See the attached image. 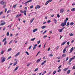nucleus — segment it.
Masks as SVG:
<instances>
[{
    "mask_svg": "<svg viewBox=\"0 0 75 75\" xmlns=\"http://www.w3.org/2000/svg\"><path fill=\"white\" fill-rule=\"evenodd\" d=\"M20 54V52H18L17 54H16L15 55V57H17V56H18V55Z\"/></svg>",
    "mask_w": 75,
    "mask_h": 75,
    "instance_id": "obj_21",
    "label": "nucleus"
},
{
    "mask_svg": "<svg viewBox=\"0 0 75 75\" xmlns=\"http://www.w3.org/2000/svg\"><path fill=\"white\" fill-rule=\"evenodd\" d=\"M57 72V71H55L53 72V74H55V73Z\"/></svg>",
    "mask_w": 75,
    "mask_h": 75,
    "instance_id": "obj_36",
    "label": "nucleus"
},
{
    "mask_svg": "<svg viewBox=\"0 0 75 75\" xmlns=\"http://www.w3.org/2000/svg\"><path fill=\"white\" fill-rule=\"evenodd\" d=\"M25 53H26V54H27V55H29V53H28V52H25Z\"/></svg>",
    "mask_w": 75,
    "mask_h": 75,
    "instance_id": "obj_47",
    "label": "nucleus"
},
{
    "mask_svg": "<svg viewBox=\"0 0 75 75\" xmlns=\"http://www.w3.org/2000/svg\"><path fill=\"white\" fill-rule=\"evenodd\" d=\"M67 68H65L63 69V71H67Z\"/></svg>",
    "mask_w": 75,
    "mask_h": 75,
    "instance_id": "obj_44",
    "label": "nucleus"
},
{
    "mask_svg": "<svg viewBox=\"0 0 75 75\" xmlns=\"http://www.w3.org/2000/svg\"><path fill=\"white\" fill-rule=\"evenodd\" d=\"M27 11H23V14L25 15V16H26V13Z\"/></svg>",
    "mask_w": 75,
    "mask_h": 75,
    "instance_id": "obj_13",
    "label": "nucleus"
},
{
    "mask_svg": "<svg viewBox=\"0 0 75 75\" xmlns=\"http://www.w3.org/2000/svg\"><path fill=\"white\" fill-rule=\"evenodd\" d=\"M35 40V38H33L31 39V41H34Z\"/></svg>",
    "mask_w": 75,
    "mask_h": 75,
    "instance_id": "obj_35",
    "label": "nucleus"
},
{
    "mask_svg": "<svg viewBox=\"0 0 75 75\" xmlns=\"http://www.w3.org/2000/svg\"><path fill=\"white\" fill-rule=\"evenodd\" d=\"M6 4H5V5H4V6H3V8H5L6 7Z\"/></svg>",
    "mask_w": 75,
    "mask_h": 75,
    "instance_id": "obj_55",
    "label": "nucleus"
},
{
    "mask_svg": "<svg viewBox=\"0 0 75 75\" xmlns=\"http://www.w3.org/2000/svg\"><path fill=\"white\" fill-rule=\"evenodd\" d=\"M57 17H58V18H59V17H60V16H59V14H58L57 15Z\"/></svg>",
    "mask_w": 75,
    "mask_h": 75,
    "instance_id": "obj_41",
    "label": "nucleus"
},
{
    "mask_svg": "<svg viewBox=\"0 0 75 75\" xmlns=\"http://www.w3.org/2000/svg\"><path fill=\"white\" fill-rule=\"evenodd\" d=\"M67 45H69V42H68L67 43Z\"/></svg>",
    "mask_w": 75,
    "mask_h": 75,
    "instance_id": "obj_60",
    "label": "nucleus"
},
{
    "mask_svg": "<svg viewBox=\"0 0 75 75\" xmlns=\"http://www.w3.org/2000/svg\"><path fill=\"white\" fill-rule=\"evenodd\" d=\"M59 48V46H57V47L56 48V50H58V49Z\"/></svg>",
    "mask_w": 75,
    "mask_h": 75,
    "instance_id": "obj_52",
    "label": "nucleus"
},
{
    "mask_svg": "<svg viewBox=\"0 0 75 75\" xmlns=\"http://www.w3.org/2000/svg\"><path fill=\"white\" fill-rule=\"evenodd\" d=\"M20 11H21V13H23V11L22 10H21Z\"/></svg>",
    "mask_w": 75,
    "mask_h": 75,
    "instance_id": "obj_64",
    "label": "nucleus"
},
{
    "mask_svg": "<svg viewBox=\"0 0 75 75\" xmlns=\"http://www.w3.org/2000/svg\"><path fill=\"white\" fill-rule=\"evenodd\" d=\"M55 23V24H56L57 23V20L55 19H54V20Z\"/></svg>",
    "mask_w": 75,
    "mask_h": 75,
    "instance_id": "obj_28",
    "label": "nucleus"
},
{
    "mask_svg": "<svg viewBox=\"0 0 75 75\" xmlns=\"http://www.w3.org/2000/svg\"><path fill=\"white\" fill-rule=\"evenodd\" d=\"M70 72H71V70H69L67 72V74H69L70 73Z\"/></svg>",
    "mask_w": 75,
    "mask_h": 75,
    "instance_id": "obj_23",
    "label": "nucleus"
},
{
    "mask_svg": "<svg viewBox=\"0 0 75 75\" xmlns=\"http://www.w3.org/2000/svg\"><path fill=\"white\" fill-rule=\"evenodd\" d=\"M7 11V8H6L5 9V13H6V12Z\"/></svg>",
    "mask_w": 75,
    "mask_h": 75,
    "instance_id": "obj_57",
    "label": "nucleus"
},
{
    "mask_svg": "<svg viewBox=\"0 0 75 75\" xmlns=\"http://www.w3.org/2000/svg\"><path fill=\"white\" fill-rule=\"evenodd\" d=\"M68 20V18H66V19L64 21V23H62L61 25L62 27H64L65 25H66V24H67V21Z\"/></svg>",
    "mask_w": 75,
    "mask_h": 75,
    "instance_id": "obj_1",
    "label": "nucleus"
},
{
    "mask_svg": "<svg viewBox=\"0 0 75 75\" xmlns=\"http://www.w3.org/2000/svg\"><path fill=\"white\" fill-rule=\"evenodd\" d=\"M32 46H30L28 48V49L29 50H30L31 49V47H32Z\"/></svg>",
    "mask_w": 75,
    "mask_h": 75,
    "instance_id": "obj_42",
    "label": "nucleus"
},
{
    "mask_svg": "<svg viewBox=\"0 0 75 75\" xmlns=\"http://www.w3.org/2000/svg\"><path fill=\"white\" fill-rule=\"evenodd\" d=\"M61 71V69H59V70L57 71V72H60V71Z\"/></svg>",
    "mask_w": 75,
    "mask_h": 75,
    "instance_id": "obj_48",
    "label": "nucleus"
},
{
    "mask_svg": "<svg viewBox=\"0 0 75 75\" xmlns=\"http://www.w3.org/2000/svg\"><path fill=\"white\" fill-rule=\"evenodd\" d=\"M6 38H5L2 41L3 42H4V41H6Z\"/></svg>",
    "mask_w": 75,
    "mask_h": 75,
    "instance_id": "obj_31",
    "label": "nucleus"
},
{
    "mask_svg": "<svg viewBox=\"0 0 75 75\" xmlns=\"http://www.w3.org/2000/svg\"><path fill=\"white\" fill-rule=\"evenodd\" d=\"M49 3V1H47L45 3V5H47Z\"/></svg>",
    "mask_w": 75,
    "mask_h": 75,
    "instance_id": "obj_22",
    "label": "nucleus"
},
{
    "mask_svg": "<svg viewBox=\"0 0 75 75\" xmlns=\"http://www.w3.org/2000/svg\"><path fill=\"white\" fill-rule=\"evenodd\" d=\"M75 58V56H74V57H73L72 58V59H74Z\"/></svg>",
    "mask_w": 75,
    "mask_h": 75,
    "instance_id": "obj_61",
    "label": "nucleus"
},
{
    "mask_svg": "<svg viewBox=\"0 0 75 75\" xmlns=\"http://www.w3.org/2000/svg\"><path fill=\"white\" fill-rule=\"evenodd\" d=\"M72 58H71L69 60V62L70 63V62H71V61H72Z\"/></svg>",
    "mask_w": 75,
    "mask_h": 75,
    "instance_id": "obj_25",
    "label": "nucleus"
},
{
    "mask_svg": "<svg viewBox=\"0 0 75 75\" xmlns=\"http://www.w3.org/2000/svg\"><path fill=\"white\" fill-rule=\"evenodd\" d=\"M5 24H6V22H4L1 23L0 25H3Z\"/></svg>",
    "mask_w": 75,
    "mask_h": 75,
    "instance_id": "obj_11",
    "label": "nucleus"
},
{
    "mask_svg": "<svg viewBox=\"0 0 75 75\" xmlns=\"http://www.w3.org/2000/svg\"><path fill=\"white\" fill-rule=\"evenodd\" d=\"M7 36H8L9 35V32H8L6 34Z\"/></svg>",
    "mask_w": 75,
    "mask_h": 75,
    "instance_id": "obj_37",
    "label": "nucleus"
},
{
    "mask_svg": "<svg viewBox=\"0 0 75 75\" xmlns=\"http://www.w3.org/2000/svg\"><path fill=\"white\" fill-rule=\"evenodd\" d=\"M74 23L73 22H71L70 23V25H74Z\"/></svg>",
    "mask_w": 75,
    "mask_h": 75,
    "instance_id": "obj_32",
    "label": "nucleus"
},
{
    "mask_svg": "<svg viewBox=\"0 0 75 75\" xmlns=\"http://www.w3.org/2000/svg\"><path fill=\"white\" fill-rule=\"evenodd\" d=\"M66 42H67V41H65L64 42H63L61 44V45H64V44H65Z\"/></svg>",
    "mask_w": 75,
    "mask_h": 75,
    "instance_id": "obj_17",
    "label": "nucleus"
},
{
    "mask_svg": "<svg viewBox=\"0 0 75 75\" xmlns=\"http://www.w3.org/2000/svg\"><path fill=\"white\" fill-rule=\"evenodd\" d=\"M37 7L38 8H40L41 7V6H40V5H37Z\"/></svg>",
    "mask_w": 75,
    "mask_h": 75,
    "instance_id": "obj_29",
    "label": "nucleus"
},
{
    "mask_svg": "<svg viewBox=\"0 0 75 75\" xmlns=\"http://www.w3.org/2000/svg\"><path fill=\"white\" fill-rule=\"evenodd\" d=\"M32 0H30L29 1H27V3H30V2H31L32 1Z\"/></svg>",
    "mask_w": 75,
    "mask_h": 75,
    "instance_id": "obj_26",
    "label": "nucleus"
},
{
    "mask_svg": "<svg viewBox=\"0 0 75 75\" xmlns=\"http://www.w3.org/2000/svg\"><path fill=\"white\" fill-rule=\"evenodd\" d=\"M41 58H40L39 59H38L37 61L36 62L37 63H38V62H40V61H41Z\"/></svg>",
    "mask_w": 75,
    "mask_h": 75,
    "instance_id": "obj_10",
    "label": "nucleus"
},
{
    "mask_svg": "<svg viewBox=\"0 0 75 75\" xmlns=\"http://www.w3.org/2000/svg\"><path fill=\"white\" fill-rule=\"evenodd\" d=\"M41 42V41L39 40L38 41V44H40V42Z\"/></svg>",
    "mask_w": 75,
    "mask_h": 75,
    "instance_id": "obj_46",
    "label": "nucleus"
},
{
    "mask_svg": "<svg viewBox=\"0 0 75 75\" xmlns=\"http://www.w3.org/2000/svg\"><path fill=\"white\" fill-rule=\"evenodd\" d=\"M5 3V2H4V1H2L0 2V4H2V5H3V4H4Z\"/></svg>",
    "mask_w": 75,
    "mask_h": 75,
    "instance_id": "obj_3",
    "label": "nucleus"
},
{
    "mask_svg": "<svg viewBox=\"0 0 75 75\" xmlns=\"http://www.w3.org/2000/svg\"><path fill=\"white\" fill-rule=\"evenodd\" d=\"M69 25V22H68L67 23V27H68V26Z\"/></svg>",
    "mask_w": 75,
    "mask_h": 75,
    "instance_id": "obj_27",
    "label": "nucleus"
},
{
    "mask_svg": "<svg viewBox=\"0 0 75 75\" xmlns=\"http://www.w3.org/2000/svg\"><path fill=\"white\" fill-rule=\"evenodd\" d=\"M58 31L59 32H60V33H62V30L61 29H59Z\"/></svg>",
    "mask_w": 75,
    "mask_h": 75,
    "instance_id": "obj_20",
    "label": "nucleus"
},
{
    "mask_svg": "<svg viewBox=\"0 0 75 75\" xmlns=\"http://www.w3.org/2000/svg\"><path fill=\"white\" fill-rule=\"evenodd\" d=\"M71 11H75V8H72L71 9Z\"/></svg>",
    "mask_w": 75,
    "mask_h": 75,
    "instance_id": "obj_15",
    "label": "nucleus"
},
{
    "mask_svg": "<svg viewBox=\"0 0 75 75\" xmlns=\"http://www.w3.org/2000/svg\"><path fill=\"white\" fill-rule=\"evenodd\" d=\"M66 50H67V49L66 48L64 49L63 50V53L64 54V53L65 52V51H66Z\"/></svg>",
    "mask_w": 75,
    "mask_h": 75,
    "instance_id": "obj_16",
    "label": "nucleus"
},
{
    "mask_svg": "<svg viewBox=\"0 0 75 75\" xmlns=\"http://www.w3.org/2000/svg\"><path fill=\"white\" fill-rule=\"evenodd\" d=\"M67 56V55L65 54H63L62 55V57H65Z\"/></svg>",
    "mask_w": 75,
    "mask_h": 75,
    "instance_id": "obj_12",
    "label": "nucleus"
},
{
    "mask_svg": "<svg viewBox=\"0 0 75 75\" xmlns=\"http://www.w3.org/2000/svg\"><path fill=\"white\" fill-rule=\"evenodd\" d=\"M70 36H73V35H74V34L73 33H71L70 35H69Z\"/></svg>",
    "mask_w": 75,
    "mask_h": 75,
    "instance_id": "obj_34",
    "label": "nucleus"
},
{
    "mask_svg": "<svg viewBox=\"0 0 75 75\" xmlns=\"http://www.w3.org/2000/svg\"><path fill=\"white\" fill-rule=\"evenodd\" d=\"M34 20V18H33V19L31 20L30 21V23H32L33 22V21Z\"/></svg>",
    "mask_w": 75,
    "mask_h": 75,
    "instance_id": "obj_33",
    "label": "nucleus"
},
{
    "mask_svg": "<svg viewBox=\"0 0 75 75\" xmlns=\"http://www.w3.org/2000/svg\"><path fill=\"white\" fill-rule=\"evenodd\" d=\"M66 61H68V57H67L66 59Z\"/></svg>",
    "mask_w": 75,
    "mask_h": 75,
    "instance_id": "obj_59",
    "label": "nucleus"
},
{
    "mask_svg": "<svg viewBox=\"0 0 75 75\" xmlns=\"http://www.w3.org/2000/svg\"><path fill=\"white\" fill-rule=\"evenodd\" d=\"M17 60L16 62L13 64V66H15V65H17Z\"/></svg>",
    "mask_w": 75,
    "mask_h": 75,
    "instance_id": "obj_9",
    "label": "nucleus"
},
{
    "mask_svg": "<svg viewBox=\"0 0 75 75\" xmlns=\"http://www.w3.org/2000/svg\"><path fill=\"white\" fill-rule=\"evenodd\" d=\"M18 66L16 67L15 68V69L14 70V71H17V69H18Z\"/></svg>",
    "mask_w": 75,
    "mask_h": 75,
    "instance_id": "obj_19",
    "label": "nucleus"
},
{
    "mask_svg": "<svg viewBox=\"0 0 75 75\" xmlns=\"http://www.w3.org/2000/svg\"><path fill=\"white\" fill-rule=\"evenodd\" d=\"M11 11V10L8 11L7 12V13L8 14V13H9V12H10V11Z\"/></svg>",
    "mask_w": 75,
    "mask_h": 75,
    "instance_id": "obj_62",
    "label": "nucleus"
},
{
    "mask_svg": "<svg viewBox=\"0 0 75 75\" xmlns=\"http://www.w3.org/2000/svg\"><path fill=\"white\" fill-rule=\"evenodd\" d=\"M37 31V29H35L33 30V32L34 33L35 32V31Z\"/></svg>",
    "mask_w": 75,
    "mask_h": 75,
    "instance_id": "obj_14",
    "label": "nucleus"
},
{
    "mask_svg": "<svg viewBox=\"0 0 75 75\" xmlns=\"http://www.w3.org/2000/svg\"><path fill=\"white\" fill-rule=\"evenodd\" d=\"M52 56H53V55L52 54H50L49 56L50 57H52Z\"/></svg>",
    "mask_w": 75,
    "mask_h": 75,
    "instance_id": "obj_56",
    "label": "nucleus"
},
{
    "mask_svg": "<svg viewBox=\"0 0 75 75\" xmlns=\"http://www.w3.org/2000/svg\"><path fill=\"white\" fill-rule=\"evenodd\" d=\"M21 16V14H20V15H17L16 16V18H18L19 17H20Z\"/></svg>",
    "mask_w": 75,
    "mask_h": 75,
    "instance_id": "obj_8",
    "label": "nucleus"
},
{
    "mask_svg": "<svg viewBox=\"0 0 75 75\" xmlns=\"http://www.w3.org/2000/svg\"><path fill=\"white\" fill-rule=\"evenodd\" d=\"M47 23H51V21L50 20H48V21H47Z\"/></svg>",
    "mask_w": 75,
    "mask_h": 75,
    "instance_id": "obj_49",
    "label": "nucleus"
},
{
    "mask_svg": "<svg viewBox=\"0 0 75 75\" xmlns=\"http://www.w3.org/2000/svg\"><path fill=\"white\" fill-rule=\"evenodd\" d=\"M47 30H45L44 32L43 33V34H45L47 32Z\"/></svg>",
    "mask_w": 75,
    "mask_h": 75,
    "instance_id": "obj_58",
    "label": "nucleus"
},
{
    "mask_svg": "<svg viewBox=\"0 0 75 75\" xmlns=\"http://www.w3.org/2000/svg\"><path fill=\"white\" fill-rule=\"evenodd\" d=\"M11 58V56H10V57H8V58L7 59V60H8V59H10Z\"/></svg>",
    "mask_w": 75,
    "mask_h": 75,
    "instance_id": "obj_54",
    "label": "nucleus"
},
{
    "mask_svg": "<svg viewBox=\"0 0 75 75\" xmlns=\"http://www.w3.org/2000/svg\"><path fill=\"white\" fill-rule=\"evenodd\" d=\"M11 48L9 49L8 50V52L9 51H11Z\"/></svg>",
    "mask_w": 75,
    "mask_h": 75,
    "instance_id": "obj_43",
    "label": "nucleus"
},
{
    "mask_svg": "<svg viewBox=\"0 0 75 75\" xmlns=\"http://www.w3.org/2000/svg\"><path fill=\"white\" fill-rule=\"evenodd\" d=\"M61 13H62L64 11V10L63 9H61L60 10Z\"/></svg>",
    "mask_w": 75,
    "mask_h": 75,
    "instance_id": "obj_6",
    "label": "nucleus"
},
{
    "mask_svg": "<svg viewBox=\"0 0 75 75\" xmlns=\"http://www.w3.org/2000/svg\"><path fill=\"white\" fill-rule=\"evenodd\" d=\"M2 61L3 62H4L5 60H6V58L5 57H2L1 58Z\"/></svg>",
    "mask_w": 75,
    "mask_h": 75,
    "instance_id": "obj_2",
    "label": "nucleus"
},
{
    "mask_svg": "<svg viewBox=\"0 0 75 75\" xmlns=\"http://www.w3.org/2000/svg\"><path fill=\"white\" fill-rule=\"evenodd\" d=\"M73 69H75V65L73 67Z\"/></svg>",
    "mask_w": 75,
    "mask_h": 75,
    "instance_id": "obj_63",
    "label": "nucleus"
},
{
    "mask_svg": "<svg viewBox=\"0 0 75 75\" xmlns=\"http://www.w3.org/2000/svg\"><path fill=\"white\" fill-rule=\"evenodd\" d=\"M28 3L27 2H25V3H24V4H25V5H27V3Z\"/></svg>",
    "mask_w": 75,
    "mask_h": 75,
    "instance_id": "obj_53",
    "label": "nucleus"
},
{
    "mask_svg": "<svg viewBox=\"0 0 75 75\" xmlns=\"http://www.w3.org/2000/svg\"><path fill=\"white\" fill-rule=\"evenodd\" d=\"M17 5H15L13 6V8H16V6Z\"/></svg>",
    "mask_w": 75,
    "mask_h": 75,
    "instance_id": "obj_45",
    "label": "nucleus"
},
{
    "mask_svg": "<svg viewBox=\"0 0 75 75\" xmlns=\"http://www.w3.org/2000/svg\"><path fill=\"white\" fill-rule=\"evenodd\" d=\"M62 66V65H60L58 67V69H60V68H61V66Z\"/></svg>",
    "mask_w": 75,
    "mask_h": 75,
    "instance_id": "obj_38",
    "label": "nucleus"
},
{
    "mask_svg": "<svg viewBox=\"0 0 75 75\" xmlns=\"http://www.w3.org/2000/svg\"><path fill=\"white\" fill-rule=\"evenodd\" d=\"M38 68H37L36 69L34 70V71L35 72H36V71H38Z\"/></svg>",
    "mask_w": 75,
    "mask_h": 75,
    "instance_id": "obj_24",
    "label": "nucleus"
},
{
    "mask_svg": "<svg viewBox=\"0 0 75 75\" xmlns=\"http://www.w3.org/2000/svg\"><path fill=\"white\" fill-rule=\"evenodd\" d=\"M7 41H5L4 42V45H6V44H7Z\"/></svg>",
    "mask_w": 75,
    "mask_h": 75,
    "instance_id": "obj_39",
    "label": "nucleus"
},
{
    "mask_svg": "<svg viewBox=\"0 0 75 75\" xmlns=\"http://www.w3.org/2000/svg\"><path fill=\"white\" fill-rule=\"evenodd\" d=\"M4 54V50H2L1 52V54Z\"/></svg>",
    "mask_w": 75,
    "mask_h": 75,
    "instance_id": "obj_30",
    "label": "nucleus"
},
{
    "mask_svg": "<svg viewBox=\"0 0 75 75\" xmlns=\"http://www.w3.org/2000/svg\"><path fill=\"white\" fill-rule=\"evenodd\" d=\"M33 5L31 6L30 7V8H33Z\"/></svg>",
    "mask_w": 75,
    "mask_h": 75,
    "instance_id": "obj_51",
    "label": "nucleus"
},
{
    "mask_svg": "<svg viewBox=\"0 0 75 75\" xmlns=\"http://www.w3.org/2000/svg\"><path fill=\"white\" fill-rule=\"evenodd\" d=\"M58 59H59L61 58V57H57Z\"/></svg>",
    "mask_w": 75,
    "mask_h": 75,
    "instance_id": "obj_50",
    "label": "nucleus"
},
{
    "mask_svg": "<svg viewBox=\"0 0 75 75\" xmlns=\"http://www.w3.org/2000/svg\"><path fill=\"white\" fill-rule=\"evenodd\" d=\"M46 28V26H42L41 27V28L42 29H44V28Z\"/></svg>",
    "mask_w": 75,
    "mask_h": 75,
    "instance_id": "obj_18",
    "label": "nucleus"
},
{
    "mask_svg": "<svg viewBox=\"0 0 75 75\" xmlns=\"http://www.w3.org/2000/svg\"><path fill=\"white\" fill-rule=\"evenodd\" d=\"M38 45L37 44H36L34 46V47H33V50H35V49H36V48H37V46Z\"/></svg>",
    "mask_w": 75,
    "mask_h": 75,
    "instance_id": "obj_4",
    "label": "nucleus"
},
{
    "mask_svg": "<svg viewBox=\"0 0 75 75\" xmlns=\"http://www.w3.org/2000/svg\"><path fill=\"white\" fill-rule=\"evenodd\" d=\"M73 49H74V47H72V48H71L70 50L69 53H71V52H72V51H73Z\"/></svg>",
    "mask_w": 75,
    "mask_h": 75,
    "instance_id": "obj_5",
    "label": "nucleus"
},
{
    "mask_svg": "<svg viewBox=\"0 0 75 75\" xmlns=\"http://www.w3.org/2000/svg\"><path fill=\"white\" fill-rule=\"evenodd\" d=\"M3 11H1L0 12V16H1V14H3Z\"/></svg>",
    "mask_w": 75,
    "mask_h": 75,
    "instance_id": "obj_40",
    "label": "nucleus"
},
{
    "mask_svg": "<svg viewBox=\"0 0 75 75\" xmlns=\"http://www.w3.org/2000/svg\"><path fill=\"white\" fill-rule=\"evenodd\" d=\"M45 63H46V60L44 62H42L41 64V65H43Z\"/></svg>",
    "mask_w": 75,
    "mask_h": 75,
    "instance_id": "obj_7",
    "label": "nucleus"
}]
</instances>
